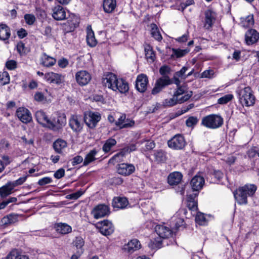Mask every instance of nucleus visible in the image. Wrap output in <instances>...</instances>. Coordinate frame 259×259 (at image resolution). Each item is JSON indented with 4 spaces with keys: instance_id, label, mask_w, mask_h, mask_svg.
I'll use <instances>...</instances> for the list:
<instances>
[{
    "instance_id": "nucleus-1",
    "label": "nucleus",
    "mask_w": 259,
    "mask_h": 259,
    "mask_svg": "<svg viewBox=\"0 0 259 259\" xmlns=\"http://www.w3.org/2000/svg\"><path fill=\"white\" fill-rule=\"evenodd\" d=\"M103 83L108 88L122 94L128 91V83L122 78H117L116 75L112 73L106 75Z\"/></svg>"
},
{
    "instance_id": "nucleus-2",
    "label": "nucleus",
    "mask_w": 259,
    "mask_h": 259,
    "mask_svg": "<svg viewBox=\"0 0 259 259\" xmlns=\"http://www.w3.org/2000/svg\"><path fill=\"white\" fill-rule=\"evenodd\" d=\"M155 231L158 237L152 238L151 242L153 244V247L158 248L162 246L163 240L171 236L173 232L171 228L169 229L163 225H156L155 227Z\"/></svg>"
},
{
    "instance_id": "nucleus-3",
    "label": "nucleus",
    "mask_w": 259,
    "mask_h": 259,
    "mask_svg": "<svg viewBox=\"0 0 259 259\" xmlns=\"http://www.w3.org/2000/svg\"><path fill=\"white\" fill-rule=\"evenodd\" d=\"M256 190V187L254 185H245L236 190L234 192V196L239 204H246L247 197L253 196Z\"/></svg>"
},
{
    "instance_id": "nucleus-4",
    "label": "nucleus",
    "mask_w": 259,
    "mask_h": 259,
    "mask_svg": "<svg viewBox=\"0 0 259 259\" xmlns=\"http://www.w3.org/2000/svg\"><path fill=\"white\" fill-rule=\"evenodd\" d=\"M66 124V118L65 114L57 112L51 115L48 128L55 132H59Z\"/></svg>"
},
{
    "instance_id": "nucleus-5",
    "label": "nucleus",
    "mask_w": 259,
    "mask_h": 259,
    "mask_svg": "<svg viewBox=\"0 0 259 259\" xmlns=\"http://www.w3.org/2000/svg\"><path fill=\"white\" fill-rule=\"evenodd\" d=\"M239 100L243 106H251L254 105L255 98L250 87H245L239 91Z\"/></svg>"
},
{
    "instance_id": "nucleus-6",
    "label": "nucleus",
    "mask_w": 259,
    "mask_h": 259,
    "mask_svg": "<svg viewBox=\"0 0 259 259\" xmlns=\"http://www.w3.org/2000/svg\"><path fill=\"white\" fill-rule=\"evenodd\" d=\"M223 121V118L221 116L210 114L202 118L201 124L207 128L215 129L222 126Z\"/></svg>"
},
{
    "instance_id": "nucleus-7",
    "label": "nucleus",
    "mask_w": 259,
    "mask_h": 259,
    "mask_svg": "<svg viewBox=\"0 0 259 259\" xmlns=\"http://www.w3.org/2000/svg\"><path fill=\"white\" fill-rule=\"evenodd\" d=\"M83 119L86 125L90 128H95L101 119V114L98 112L92 111L84 113Z\"/></svg>"
},
{
    "instance_id": "nucleus-8",
    "label": "nucleus",
    "mask_w": 259,
    "mask_h": 259,
    "mask_svg": "<svg viewBox=\"0 0 259 259\" xmlns=\"http://www.w3.org/2000/svg\"><path fill=\"white\" fill-rule=\"evenodd\" d=\"M96 228L103 235L107 236L112 234L114 231L112 223L108 220L99 222L96 224Z\"/></svg>"
},
{
    "instance_id": "nucleus-9",
    "label": "nucleus",
    "mask_w": 259,
    "mask_h": 259,
    "mask_svg": "<svg viewBox=\"0 0 259 259\" xmlns=\"http://www.w3.org/2000/svg\"><path fill=\"white\" fill-rule=\"evenodd\" d=\"M69 125L74 133H80L83 126L81 117L77 115H72L69 120Z\"/></svg>"
},
{
    "instance_id": "nucleus-10",
    "label": "nucleus",
    "mask_w": 259,
    "mask_h": 259,
    "mask_svg": "<svg viewBox=\"0 0 259 259\" xmlns=\"http://www.w3.org/2000/svg\"><path fill=\"white\" fill-rule=\"evenodd\" d=\"M167 144L170 148L181 150L185 146L186 141L183 136L177 135L168 141Z\"/></svg>"
},
{
    "instance_id": "nucleus-11",
    "label": "nucleus",
    "mask_w": 259,
    "mask_h": 259,
    "mask_svg": "<svg viewBox=\"0 0 259 259\" xmlns=\"http://www.w3.org/2000/svg\"><path fill=\"white\" fill-rule=\"evenodd\" d=\"M204 15L203 27L205 29L210 30L215 22L216 13L211 10H207L205 12Z\"/></svg>"
},
{
    "instance_id": "nucleus-12",
    "label": "nucleus",
    "mask_w": 259,
    "mask_h": 259,
    "mask_svg": "<svg viewBox=\"0 0 259 259\" xmlns=\"http://www.w3.org/2000/svg\"><path fill=\"white\" fill-rule=\"evenodd\" d=\"M172 83V80L168 76H162L157 79L155 86L152 90V94L156 95L162 91L166 85Z\"/></svg>"
},
{
    "instance_id": "nucleus-13",
    "label": "nucleus",
    "mask_w": 259,
    "mask_h": 259,
    "mask_svg": "<svg viewBox=\"0 0 259 259\" xmlns=\"http://www.w3.org/2000/svg\"><path fill=\"white\" fill-rule=\"evenodd\" d=\"M75 80L77 83L81 85H85L91 81V74L86 70H80L75 73Z\"/></svg>"
},
{
    "instance_id": "nucleus-14",
    "label": "nucleus",
    "mask_w": 259,
    "mask_h": 259,
    "mask_svg": "<svg viewBox=\"0 0 259 259\" xmlns=\"http://www.w3.org/2000/svg\"><path fill=\"white\" fill-rule=\"evenodd\" d=\"M110 210L108 206L105 204H99L96 206L92 211L94 218L98 219L108 215Z\"/></svg>"
},
{
    "instance_id": "nucleus-15",
    "label": "nucleus",
    "mask_w": 259,
    "mask_h": 259,
    "mask_svg": "<svg viewBox=\"0 0 259 259\" xmlns=\"http://www.w3.org/2000/svg\"><path fill=\"white\" fill-rule=\"evenodd\" d=\"M187 89L184 86L179 87L175 93L174 96L180 102V103L187 101L192 96V92H186Z\"/></svg>"
},
{
    "instance_id": "nucleus-16",
    "label": "nucleus",
    "mask_w": 259,
    "mask_h": 259,
    "mask_svg": "<svg viewBox=\"0 0 259 259\" xmlns=\"http://www.w3.org/2000/svg\"><path fill=\"white\" fill-rule=\"evenodd\" d=\"M148 83L147 76L145 74H141L137 76L136 88L139 92L144 93L147 90Z\"/></svg>"
},
{
    "instance_id": "nucleus-17",
    "label": "nucleus",
    "mask_w": 259,
    "mask_h": 259,
    "mask_svg": "<svg viewBox=\"0 0 259 259\" xmlns=\"http://www.w3.org/2000/svg\"><path fill=\"white\" fill-rule=\"evenodd\" d=\"M18 118L24 123L29 122L32 120L30 112L25 107H20L16 111Z\"/></svg>"
},
{
    "instance_id": "nucleus-18",
    "label": "nucleus",
    "mask_w": 259,
    "mask_h": 259,
    "mask_svg": "<svg viewBox=\"0 0 259 259\" xmlns=\"http://www.w3.org/2000/svg\"><path fill=\"white\" fill-rule=\"evenodd\" d=\"M259 39V33L253 29L247 30L245 35V40L247 45H251L257 41Z\"/></svg>"
},
{
    "instance_id": "nucleus-19",
    "label": "nucleus",
    "mask_w": 259,
    "mask_h": 259,
    "mask_svg": "<svg viewBox=\"0 0 259 259\" xmlns=\"http://www.w3.org/2000/svg\"><path fill=\"white\" fill-rule=\"evenodd\" d=\"M45 80L51 83L60 84L64 80V77L62 75L50 72L45 74Z\"/></svg>"
},
{
    "instance_id": "nucleus-20",
    "label": "nucleus",
    "mask_w": 259,
    "mask_h": 259,
    "mask_svg": "<svg viewBox=\"0 0 259 259\" xmlns=\"http://www.w3.org/2000/svg\"><path fill=\"white\" fill-rule=\"evenodd\" d=\"M135 170L133 164L128 163H121L117 167V172L123 176H128L132 174Z\"/></svg>"
},
{
    "instance_id": "nucleus-21",
    "label": "nucleus",
    "mask_w": 259,
    "mask_h": 259,
    "mask_svg": "<svg viewBox=\"0 0 259 259\" xmlns=\"http://www.w3.org/2000/svg\"><path fill=\"white\" fill-rule=\"evenodd\" d=\"M136 150L134 145H132L129 147H125L122 149L118 153L115 154L110 160H114L116 162H120L123 160L125 156L133 151Z\"/></svg>"
},
{
    "instance_id": "nucleus-22",
    "label": "nucleus",
    "mask_w": 259,
    "mask_h": 259,
    "mask_svg": "<svg viewBox=\"0 0 259 259\" xmlns=\"http://www.w3.org/2000/svg\"><path fill=\"white\" fill-rule=\"evenodd\" d=\"M52 17L56 20H63L66 18V9L62 6L57 5L54 7L52 10Z\"/></svg>"
},
{
    "instance_id": "nucleus-23",
    "label": "nucleus",
    "mask_w": 259,
    "mask_h": 259,
    "mask_svg": "<svg viewBox=\"0 0 259 259\" xmlns=\"http://www.w3.org/2000/svg\"><path fill=\"white\" fill-rule=\"evenodd\" d=\"M204 178L199 175L194 176L191 180V186L193 191H199L203 187L204 184Z\"/></svg>"
},
{
    "instance_id": "nucleus-24",
    "label": "nucleus",
    "mask_w": 259,
    "mask_h": 259,
    "mask_svg": "<svg viewBox=\"0 0 259 259\" xmlns=\"http://www.w3.org/2000/svg\"><path fill=\"white\" fill-rule=\"evenodd\" d=\"M35 117L37 122L43 127L48 128L50 118L48 117L42 110H38L35 113Z\"/></svg>"
},
{
    "instance_id": "nucleus-25",
    "label": "nucleus",
    "mask_w": 259,
    "mask_h": 259,
    "mask_svg": "<svg viewBox=\"0 0 259 259\" xmlns=\"http://www.w3.org/2000/svg\"><path fill=\"white\" fill-rule=\"evenodd\" d=\"M40 61V64L46 67H52L56 63V59L55 58L49 56L45 53L41 54Z\"/></svg>"
},
{
    "instance_id": "nucleus-26",
    "label": "nucleus",
    "mask_w": 259,
    "mask_h": 259,
    "mask_svg": "<svg viewBox=\"0 0 259 259\" xmlns=\"http://www.w3.org/2000/svg\"><path fill=\"white\" fill-rule=\"evenodd\" d=\"M184 225V219L180 218L178 213L174 215L170 219V226L172 231L178 230L180 227H183Z\"/></svg>"
},
{
    "instance_id": "nucleus-27",
    "label": "nucleus",
    "mask_w": 259,
    "mask_h": 259,
    "mask_svg": "<svg viewBox=\"0 0 259 259\" xmlns=\"http://www.w3.org/2000/svg\"><path fill=\"white\" fill-rule=\"evenodd\" d=\"M128 204V201L125 197H116L112 201V206L117 209H124Z\"/></svg>"
},
{
    "instance_id": "nucleus-28",
    "label": "nucleus",
    "mask_w": 259,
    "mask_h": 259,
    "mask_svg": "<svg viewBox=\"0 0 259 259\" xmlns=\"http://www.w3.org/2000/svg\"><path fill=\"white\" fill-rule=\"evenodd\" d=\"M10 27L6 24L0 23V40H7L11 36Z\"/></svg>"
},
{
    "instance_id": "nucleus-29",
    "label": "nucleus",
    "mask_w": 259,
    "mask_h": 259,
    "mask_svg": "<svg viewBox=\"0 0 259 259\" xmlns=\"http://www.w3.org/2000/svg\"><path fill=\"white\" fill-rule=\"evenodd\" d=\"M86 40L87 44L91 47H95L97 44V41L95 38L94 32L91 28V26H89L87 28Z\"/></svg>"
},
{
    "instance_id": "nucleus-30",
    "label": "nucleus",
    "mask_w": 259,
    "mask_h": 259,
    "mask_svg": "<svg viewBox=\"0 0 259 259\" xmlns=\"http://www.w3.org/2000/svg\"><path fill=\"white\" fill-rule=\"evenodd\" d=\"M183 176L181 173L175 171L170 174L168 177V183L170 185H178L182 180Z\"/></svg>"
},
{
    "instance_id": "nucleus-31",
    "label": "nucleus",
    "mask_w": 259,
    "mask_h": 259,
    "mask_svg": "<svg viewBox=\"0 0 259 259\" xmlns=\"http://www.w3.org/2000/svg\"><path fill=\"white\" fill-rule=\"evenodd\" d=\"M19 215L16 213H11L4 217L1 220V223L3 225H8L14 224L18 221Z\"/></svg>"
},
{
    "instance_id": "nucleus-32",
    "label": "nucleus",
    "mask_w": 259,
    "mask_h": 259,
    "mask_svg": "<svg viewBox=\"0 0 259 259\" xmlns=\"http://www.w3.org/2000/svg\"><path fill=\"white\" fill-rule=\"evenodd\" d=\"M55 228L58 233L63 235L67 234L72 231L71 227L66 223H58L55 225Z\"/></svg>"
},
{
    "instance_id": "nucleus-33",
    "label": "nucleus",
    "mask_w": 259,
    "mask_h": 259,
    "mask_svg": "<svg viewBox=\"0 0 259 259\" xmlns=\"http://www.w3.org/2000/svg\"><path fill=\"white\" fill-rule=\"evenodd\" d=\"M103 7L106 13H112L116 7V0H104Z\"/></svg>"
},
{
    "instance_id": "nucleus-34",
    "label": "nucleus",
    "mask_w": 259,
    "mask_h": 259,
    "mask_svg": "<svg viewBox=\"0 0 259 259\" xmlns=\"http://www.w3.org/2000/svg\"><path fill=\"white\" fill-rule=\"evenodd\" d=\"M14 187L11 182H8L5 185L0 188V196L2 198H5L10 195Z\"/></svg>"
},
{
    "instance_id": "nucleus-35",
    "label": "nucleus",
    "mask_w": 259,
    "mask_h": 259,
    "mask_svg": "<svg viewBox=\"0 0 259 259\" xmlns=\"http://www.w3.org/2000/svg\"><path fill=\"white\" fill-rule=\"evenodd\" d=\"M196 193H194L192 195H188L187 197V206L188 208L191 210H196L197 209V201Z\"/></svg>"
},
{
    "instance_id": "nucleus-36",
    "label": "nucleus",
    "mask_w": 259,
    "mask_h": 259,
    "mask_svg": "<svg viewBox=\"0 0 259 259\" xmlns=\"http://www.w3.org/2000/svg\"><path fill=\"white\" fill-rule=\"evenodd\" d=\"M67 146V142L65 140L60 139L56 140L53 144L54 150L58 153H62Z\"/></svg>"
},
{
    "instance_id": "nucleus-37",
    "label": "nucleus",
    "mask_w": 259,
    "mask_h": 259,
    "mask_svg": "<svg viewBox=\"0 0 259 259\" xmlns=\"http://www.w3.org/2000/svg\"><path fill=\"white\" fill-rule=\"evenodd\" d=\"M141 247V244L138 240L134 239L128 242L125 247V249L129 252H132L135 250L139 249Z\"/></svg>"
},
{
    "instance_id": "nucleus-38",
    "label": "nucleus",
    "mask_w": 259,
    "mask_h": 259,
    "mask_svg": "<svg viewBox=\"0 0 259 259\" xmlns=\"http://www.w3.org/2000/svg\"><path fill=\"white\" fill-rule=\"evenodd\" d=\"M254 19L253 15H248L245 17L240 18V25L244 28H247L253 25Z\"/></svg>"
},
{
    "instance_id": "nucleus-39",
    "label": "nucleus",
    "mask_w": 259,
    "mask_h": 259,
    "mask_svg": "<svg viewBox=\"0 0 259 259\" xmlns=\"http://www.w3.org/2000/svg\"><path fill=\"white\" fill-rule=\"evenodd\" d=\"M145 57L148 62L152 63L155 59V55L152 47L147 45L145 47Z\"/></svg>"
},
{
    "instance_id": "nucleus-40",
    "label": "nucleus",
    "mask_w": 259,
    "mask_h": 259,
    "mask_svg": "<svg viewBox=\"0 0 259 259\" xmlns=\"http://www.w3.org/2000/svg\"><path fill=\"white\" fill-rule=\"evenodd\" d=\"M7 259H29L24 254H22L18 250L15 249L11 251L7 256Z\"/></svg>"
},
{
    "instance_id": "nucleus-41",
    "label": "nucleus",
    "mask_w": 259,
    "mask_h": 259,
    "mask_svg": "<svg viewBox=\"0 0 259 259\" xmlns=\"http://www.w3.org/2000/svg\"><path fill=\"white\" fill-rule=\"evenodd\" d=\"M98 151L96 149H93L91 150L86 155L84 161H83V165H87L91 162L94 161L95 158V156L97 155Z\"/></svg>"
},
{
    "instance_id": "nucleus-42",
    "label": "nucleus",
    "mask_w": 259,
    "mask_h": 259,
    "mask_svg": "<svg viewBox=\"0 0 259 259\" xmlns=\"http://www.w3.org/2000/svg\"><path fill=\"white\" fill-rule=\"evenodd\" d=\"M151 34L156 40L160 41L162 39V37L160 33L159 30L157 26L154 23L150 25Z\"/></svg>"
},
{
    "instance_id": "nucleus-43",
    "label": "nucleus",
    "mask_w": 259,
    "mask_h": 259,
    "mask_svg": "<svg viewBox=\"0 0 259 259\" xmlns=\"http://www.w3.org/2000/svg\"><path fill=\"white\" fill-rule=\"evenodd\" d=\"M84 244V241L83 238L80 236L76 237L74 241H73V246H74L77 251H79V253L83 252V246Z\"/></svg>"
},
{
    "instance_id": "nucleus-44",
    "label": "nucleus",
    "mask_w": 259,
    "mask_h": 259,
    "mask_svg": "<svg viewBox=\"0 0 259 259\" xmlns=\"http://www.w3.org/2000/svg\"><path fill=\"white\" fill-rule=\"evenodd\" d=\"M116 141L115 139L110 138L107 140L103 146V150L105 152H108L110 151L112 147L115 146Z\"/></svg>"
},
{
    "instance_id": "nucleus-45",
    "label": "nucleus",
    "mask_w": 259,
    "mask_h": 259,
    "mask_svg": "<svg viewBox=\"0 0 259 259\" xmlns=\"http://www.w3.org/2000/svg\"><path fill=\"white\" fill-rule=\"evenodd\" d=\"M172 57H176V58H180L184 56L189 51V49H172Z\"/></svg>"
},
{
    "instance_id": "nucleus-46",
    "label": "nucleus",
    "mask_w": 259,
    "mask_h": 259,
    "mask_svg": "<svg viewBox=\"0 0 259 259\" xmlns=\"http://www.w3.org/2000/svg\"><path fill=\"white\" fill-rule=\"evenodd\" d=\"M188 68L186 67H183L179 71L176 73L174 76L175 81L174 83L178 86L180 85V80L177 78V77H181L183 79H185V77H183V75L187 70Z\"/></svg>"
},
{
    "instance_id": "nucleus-47",
    "label": "nucleus",
    "mask_w": 259,
    "mask_h": 259,
    "mask_svg": "<svg viewBox=\"0 0 259 259\" xmlns=\"http://www.w3.org/2000/svg\"><path fill=\"white\" fill-rule=\"evenodd\" d=\"M10 76L8 72L3 71L0 72V84L5 85L10 82Z\"/></svg>"
},
{
    "instance_id": "nucleus-48",
    "label": "nucleus",
    "mask_w": 259,
    "mask_h": 259,
    "mask_svg": "<svg viewBox=\"0 0 259 259\" xmlns=\"http://www.w3.org/2000/svg\"><path fill=\"white\" fill-rule=\"evenodd\" d=\"M178 103H180V102L173 96L171 98L165 99L162 102V105L165 107H170L177 104Z\"/></svg>"
},
{
    "instance_id": "nucleus-49",
    "label": "nucleus",
    "mask_w": 259,
    "mask_h": 259,
    "mask_svg": "<svg viewBox=\"0 0 259 259\" xmlns=\"http://www.w3.org/2000/svg\"><path fill=\"white\" fill-rule=\"evenodd\" d=\"M195 221L196 223L200 225H205L206 224V219L204 214L201 212L197 213L195 217Z\"/></svg>"
},
{
    "instance_id": "nucleus-50",
    "label": "nucleus",
    "mask_w": 259,
    "mask_h": 259,
    "mask_svg": "<svg viewBox=\"0 0 259 259\" xmlns=\"http://www.w3.org/2000/svg\"><path fill=\"white\" fill-rule=\"evenodd\" d=\"M215 76L214 71L211 69L205 70L201 74V78H212Z\"/></svg>"
},
{
    "instance_id": "nucleus-51",
    "label": "nucleus",
    "mask_w": 259,
    "mask_h": 259,
    "mask_svg": "<svg viewBox=\"0 0 259 259\" xmlns=\"http://www.w3.org/2000/svg\"><path fill=\"white\" fill-rule=\"evenodd\" d=\"M233 98V95L232 94H227L226 95L222 97L219 98L218 100V103L220 104H225L230 101H231Z\"/></svg>"
},
{
    "instance_id": "nucleus-52",
    "label": "nucleus",
    "mask_w": 259,
    "mask_h": 259,
    "mask_svg": "<svg viewBox=\"0 0 259 259\" xmlns=\"http://www.w3.org/2000/svg\"><path fill=\"white\" fill-rule=\"evenodd\" d=\"M143 144L144 146L141 148L144 151L150 150L155 147V143L152 141H146Z\"/></svg>"
},
{
    "instance_id": "nucleus-53",
    "label": "nucleus",
    "mask_w": 259,
    "mask_h": 259,
    "mask_svg": "<svg viewBox=\"0 0 259 259\" xmlns=\"http://www.w3.org/2000/svg\"><path fill=\"white\" fill-rule=\"evenodd\" d=\"M154 155L157 161L162 162L165 160V154L162 150L155 152Z\"/></svg>"
},
{
    "instance_id": "nucleus-54",
    "label": "nucleus",
    "mask_w": 259,
    "mask_h": 259,
    "mask_svg": "<svg viewBox=\"0 0 259 259\" xmlns=\"http://www.w3.org/2000/svg\"><path fill=\"white\" fill-rule=\"evenodd\" d=\"M26 23L28 25H32L35 21V17L33 14H27L24 15Z\"/></svg>"
},
{
    "instance_id": "nucleus-55",
    "label": "nucleus",
    "mask_w": 259,
    "mask_h": 259,
    "mask_svg": "<svg viewBox=\"0 0 259 259\" xmlns=\"http://www.w3.org/2000/svg\"><path fill=\"white\" fill-rule=\"evenodd\" d=\"M198 119L197 117H194V116H191V117H189L186 121V125L187 126H189V127H193V126H194L195 125H196L197 124V123L198 122Z\"/></svg>"
},
{
    "instance_id": "nucleus-56",
    "label": "nucleus",
    "mask_w": 259,
    "mask_h": 259,
    "mask_svg": "<svg viewBox=\"0 0 259 259\" xmlns=\"http://www.w3.org/2000/svg\"><path fill=\"white\" fill-rule=\"evenodd\" d=\"M126 117V115L124 114H122L120 115L119 117L118 118V120L115 122V125L118 126L120 128H122V126L124 124V122L125 121Z\"/></svg>"
},
{
    "instance_id": "nucleus-57",
    "label": "nucleus",
    "mask_w": 259,
    "mask_h": 259,
    "mask_svg": "<svg viewBox=\"0 0 259 259\" xmlns=\"http://www.w3.org/2000/svg\"><path fill=\"white\" fill-rule=\"evenodd\" d=\"M27 178V176L20 177L18 180L15 181L11 182L13 187L15 188L18 186L21 185L23 184Z\"/></svg>"
},
{
    "instance_id": "nucleus-58",
    "label": "nucleus",
    "mask_w": 259,
    "mask_h": 259,
    "mask_svg": "<svg viewBox=\"0 0 259 259\" xmlns=\"http://www.w3.org/2000/svg\"><path fill=\"white\" fill-rule=\"evenodd\" d=\"M52 182V179L50 177H46L40 179L38 182V184L40 186H44L46 184L51 183Z\"/></svg>"
},
{
    "instance_id": "nucleus-59",
    "label": "nucleus",
    "mask_w": 259,
    "mask_h": 259,
    "mask_svg": "<svg viewBox=\"0 0 259 259\" xmlns=\"http://www.w3.org/2000/svg\"><path fill=\"white\" fill-rule=\"evenodd\" d=\"M6 67L9 70H14L17 67V62L14 60H8L6 63Z\"/></svg>"
},
{
    "instance_id": "nucleus-60",
    "label": "nucleus",
    "mask_w": 259,
    "mask_h": 259,
    "mask_svg": "<svg viewBox=\"0 0 259 259\" xmlns=\"http://www.w3.org/2000/svg\"><path fill=\"white\" fill-rule=\"evenodd\" d=\"M170 68L165 65L160 67L159 72L163 76H168L167 75L170 72Z\"/></svg>"
},
{
    "instance_id": "nucleus-61",
    "label": "nucleus",
    "mask_w": 259,
    "mask_h": 259,
    "mask_svg": "<svg viewBox=\"0 0 259 259\" xmlns=\"http://www.w3.org/2000/svg\"><path fill=\"white\" fill-rule=\"evenodd\" d=\"M134 124L135 121L134 120L125 118L124 124L123 126H122V128L130 127L133 126Z\"/></svg>"
},
{
    "instance_id": "nucleus-62",
    "label": "nucleus",
    "mask_w": 259,
    "mask_h": 259,
    "mask_svg": "<svg viewBox=\"0 0 259 259\" xmlns=\"http://www.w3.org/2000/svg\"><path fill=\"white\" fill-rule=\"evenodd\" d=\"M84 191L81 190H80L75 193H72L70 194L69 198L70 199H76L80 197L83 193Z\"/></svg>"
},
{
    "instance_id": "nucleus-63",
    "label": "nucleus",
    "mask_w": 259,
    "mask_h": 259,
    "mask_svg": "<svg viewBox=\"0 0 259 259\" xmlns=\"http://www.w3.org/2000/svg\"><path fill=\"white\" fill-rule=\"evenodd\" d=\"M83 161V158L81 156H76L71 160V163L73 166L78 164Z\"/></svg>"
},
{
    "instance_id": "nucleus-64",
    "label": "nucleus",
    "mask_w": 259,
    "mask_h": 259,
    "mask_svg": "<svg viewBox=\"0 0 259 259\" xmlns=\"http://www.w3.org/2000/svg\"><path fill=\"white\" fill-rule=\"evenodd\" d=\"M41 33L47 37H50L52 35V28L50 26H46L44 27V30Z\"/></svg>"
}]
</instances>
